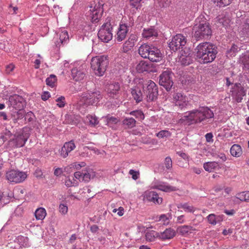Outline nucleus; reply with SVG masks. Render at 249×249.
<instances>
[{
	"instance_id": "obj_47",
	"label": "nucleus",
	"mask_w": 249,
	"mask_h": 249,
	"mask_svg": "<svg viewBox=\"0 0 249 249\" xmlns=\"http://www.w3.org/2000/svg\"><path fill=\"white\" fill-rule=\"evenodd\" d=\"M164 164L167 170H170L172 168V160L170 157H167L164 160Z\"/></svg>"
},
{
	"instance_id": "obj_59",
	"label": "nucleus",
	"mask_w": 249,
	"mask_h": 249,
	"mask_svg": "<svg viewBox=\"0 0 249 249\" xmlns=\"http://www.w3.org/2000/svg\"><path fill=\"white\" fill-rule=\"evenodd\" d=\"M128 39L132 42V43L135 44V43L138 40V37L136 35L132 34L130 36Z\"/></svg>"
},
{
	"instance_id": "obj_27",
	"label": "nucleus",
	"mask_w": 249,
	"mask_h": 249,
	"mask_svg": "<svg viewBox=\"0 0 249 249\" xmlns=\"http://www.w3.org/2000/svg\"><path fill=\"white\" fill-rule=\"evenodd\" d=\"M131 93L133 98L137 103H139L142 100V94L141 90L138 87L132 89Z\"/></svg>"
},
{
	"instance_id": "obj_19",
	"label": "nucleus",
	"mask_w": 249,
	"mask_h": 249,
	"mask_svg": "<svg viewBox=\"0 0 249 249\" xmlns=\"http://www.w3.org/2000/svg\"><path fill=\"white\" fill-rule=\"evenodd\" d=\"M153 188L165 192H171L178 190L177 187L171 186L167 183L162 181L155 182Z\"/></svg>"
},
{
	"instance_id": "obj_17",
	"label": "nucleus",
	"mask_w": 249,
	"mask_h": 249,
	"mask_svg": "<svg viewBox=\"0 0 249 249\" xmlns=\"http://www.w3.org/2000/svg\"><path fill=\"white\" fill-rule=\"evenodd\" d=\"M173 99L175 105L178 106L180 108H183L187 105L188 98L182 93H175L174 95Z\"/></svg>"
},
{
	"instance_id": "obj_26",
	"label": "nucleus",
	"mask_w": 249,
	"mask_h": 249,
	"mask_svg": "<svg viewBox=\"0 0 249 249\" xmlns=\"http://www.w3.org/2000/svg\"><path fill=\"white\" fill-rule=\"evenodd\" d=\"M196 229L192 226L183 225L178 227L177 228V231L182 235H185L189 233H192Z\"/></svg>"
},
{
	"instance_id": "obj_7",
	"label": "nucleus",
	"mask_w": 249,
	"mask_h": 249,
	"mask_svg": "<svg viewBox=\"0 0 249 249\" xmlns=\"http://www.w3.org/2000/svg\"><path fill=\"white\" fill-rule=\"evenodd\" d=\"M110 21V18H107L98 31V37L104 42H108L112 38V25Z\"/></svg>"
},
{
	"instance_id": "obj_44",
	"label": "nucleus",
	"mask_w": 249,
	"mask_h": 249,
	"mask_svg": "<svg viewBox=\"0 0 249 249\" xmlns=\"http://www.w3.org/2000/svg\"><path fill=\"white\" fill-rule=\"evenodd\" d=\"M88 122L91 126H95L99 123L97 118L93 115H88L87 117Z\"/></svg>"
},
{
	"instance_id": "obj_62",
	"label": "nucleus",
	"mask_w": 249,
	"mask_h": 249,
	"mask_svg": "<svg viewBox=\"0 0 249 249\" xmlns=\"http://www.w3.org/2000/svg\"><path fill=\"white\" fill-rule=\"evenodd\" d=\"M65 185L68 187H70L74 186L75 183L73 182L70 178H68L66 180Z\"/></svg>"
},
{
	"instance_id": "obj_61",
	"label": "nucleus",
	"mask_w": 249,
	"mask_h": 249,
	"mask_svg": "<svg viewBox=\"0 0 249 249\" xmlns=\"http://www.w3.org/2000/svg\"><path fill=\"white\" fill-rule=\"evenodd\" d=\"M5 197L3 196V193L0 192V208L3 207L6 203L4 200Z\"/></svg>"
},
{
	"instance_id": "obj_52",
	"label": "nucleus",
	"mask_w": 249,
	"mask_h": 249,
	"mask_svg": "<svg viewBox=\"0 0 249 249\" xmlns=\"http://www.w3.org/2000/svg\"><path fill=\"white\" fill-rule=\"evenodd\" d=\"M142 0H130V5L136 9H138L140 6V2Z\"/></svg>"
},
{
	"instance_id": "obj_37",
	"label": "nucleus",
	"mask_w": 249,
	"mask_h": 249,
	"mask_svg": "<svg viewBox=\"0 0 249 249\" xmlns=\"http://www.w3.org/2000/svg\"><path fill=\"white\" fill-rule=\"evenodd\" d=\"M192 61L191 57L189 55H182L179 58V62L182 65H188Z\"/></svg>"
},
{
	"instance_id": "obj_29",
	"label": "nucleus",
	"mask_w": 249,
	"mask_h": 249,
	"mask_svg": "<svg viewBox=\"0 0 249 249\" xmlns=\"http://www.w3.org/2000/svg\"><path fill=\"white\" fill-rule=\"evenodd\" d=\"M230 152L231 155L235 157H239L242 154L241 147L238 144H233L231 148Z\"/></svg>"
},
{
	"instance_id": "obj_10",
	"label": "nucleus",
	"mask_w": 249,
	"mask_h": 249,
	"mask_svg": "<svg viewBox=\"0 0 249 249\" xmlns=\"http://www.w3.org/2000/svg\"><path fill=\"white\" fill-rule=\"evenodd\" d=\"M25 172L18 170L11 169L6 172V179L9 182L18 183L23 181L27 178Z\"/></svg>"
},
{
	"instance_id": "obj_51",
	"label": "nucleus",
	"mask_w": 249,
	"mask_h": 249,
	"mask_svg": "<svg viewBox=\"0 0 249 249\" xmlns=\"http://www.w3.org/2000/svg\"><path fill=\"white\" fill-rule=\"evenodd\" d=\"M15 67L13 63L7 65L5 67V72L7 74H10L11 72L14 70Z\"/></svg>"
},
{
	"instance_id": "obj_12",
	"label": "nucleus",
	"mask_w": 249,
	"mask_h": 249,
	"mask_svg": "<svg viewBox=\"0 0 249 249\" xmlns=\"http://www.w3.org/2000/svg\"><path fill=\"white\" fill-rule=\"evenodd\" d=\"M187 42L186 36L182 34H177L175 36L169 43V47L171 50L176 52L178 50L182 49Z\"/></svg>"
},
{
	"instance_id": "obj_56",
	"label": "nucleus",
	"mask_w": 249,
	"mask_h": 249,
	"mask_svg": "<svg viewBox=\"0 0 249 249\" xmlns=\"http://www.w3.org/2000/svg\"><path fill=\"white\" fill-rule=\"evenodd\" d=\"M184 215H181L177 217V223L178 224H183L185 223Z\"/></svg>"
},
{
	"instance_id": "obj_20",
	"label": "nucleus",
	"mask_w": 249,
	"mask_h": 249,
	"mask_svg": "<svg viewBox=\"0 0 249 249\" xmlns=\"http://www.w3.org/2000/svg\"><path fill=\"white\" fill-rule=\"evenodd\" d=\"M131 26L132 25L130 24L129 25L126 24L120 25L116 37L118 41H122L125 38L128 31V28Z\"/></svg>"
},
{
	"instance_id": "obj_18",
	"label": "nucleus",
	"mask_w": 249,
	"mask_h": 249,
	"mask_svg": "<svg viewBox=\"0 0 249 249\" xmlns=\"http://www.w3.org/2000/svg\"><path fill=\"white\" fill-rule=\"evenodd\" d=\"M75 145L73 141L66 142L59 151L60 156L63 158H67L69 154L75 148Z\"/></svg>"
},
{
	"instance_id": "obj_49",
	"label": "nucleus",
	"mask_w": 249,
	"mask_h": 249,
	"mask_svg": "<svg viewBox=\"0 0 249 249\" xmlns=\"http://www.w3.org/2000/svg\"><path fill=\"white\" fill-rule=\"evenodd\" d=\"M68 208L67 205L60 204L59 207V212L62 214H66L68 213Z\"/></svg>"
},
{
	"instance_id": "obj_57",
	"label": "nucleus",
	"mask_w": 249,
	"mask_h": 249,
	"mask_svg": "<svg viewBox=\"0 0 249 249\" xmlns=\"http://www.w3.org/2000/svg\"><path fill=\"white\" fill-rule=\"evenodd\" d=\"M21 241H24V244L22 245L23 247H28V238L27 237L22 236L19 238Z\"/></svg>"
},
{
	"instance_id": "obj_21",
	"label": "nucleus",
	"mask_w": 249,
	"mask_h": 249,
	"mask_svg": "<svg viewBox=\"0 0 249 249\" xmlns=\"http://www.w3.org/2000/svg\"><path fill=\"white\" fill-rule=\"evenodd\" d=\"M120 90V85L119 82H112L108 85L107 87V94L110 97H114L118 94Z\"/></svg>"
},
{
	"instance_id": "obj_4",
	"label": "nucleus",
	"mask_w": 249,
	"mask_h": 249,
	"mask_svg": "<svg viewBox=\"0 0 249 249\" xmlns=\"http://www.w3.org/2000/svg\"><path fill=\"white\" fill-rule=\"evenodd\" d=\"M138 53L143 58H147L152 62H159L162 59L160 50L153 45L144 43L138 49Z\"/></svg>"
},
{
	"instance_id": "obj_64",
	"label": "nucleus",
	"mask_w": 249,
	"mask_h": 249,
	"mask_svg": "<svg viewBox=\"0 0 249 249\" xmlns=\"http://www.w3.org/2000/svg\"><path fill=\"white\" fill-rule=\"evenodd\" d=\"M98 227L95 225H92L90 227V231L93 233L96 232L98 231Z\"/></svg>"
},
{
	"instance_id": "obj_1",
	"label": "nucleus",
	"mask_w": 249,
	"mask_h": 249,
	"mask_svg": "<svg viewBox=\"0 0 249 249\" xmlns=\"http://www.w3.org/2000/svg\"><path fill=\"white\" fill-rule=\"evenodd\" d=\"M214 116L213 112L208 107H200L193 110L183 116L180 121L186 124H193L200 123L205 119L212 118Z\"/></svg>"
},
{
	"instance_id": "obj_55",
	"label": "nucleus",
	"mask_w": 249,
	"mask_h": 249,
	"mask_svg": "<svg viewBox=\"0 0 249 249\" xmlns=\"http://www.w3.org/2000/svg\"><path fill=\"white\" fill-rule=\"evenodd\" d=\"M177 154L179 156L181 157L183 159L185 160H188L189 159L188 156L185 153H184L182 151H178L177 152Z\"/></svg>"
},
{
	"instance_id": "obj_13",
	"label": "nucleus",
	"mask_w": 249,
	"mask_h": 249,
	"mask_svg": "<svg viewBox=\"0 0 249 249\" xmlns=\"http://www.w3.org/2000/svg\"><path fill=\"white\" fill-rule=\"evenodd\" d=\"M142 197L144 202H152L158 205L161 204L162 202V198L159 197L157 193L153 191H145L142 195Z\"/></svg>"
},
{
	"instance_id": "obj_5",
	"label": "nucleus",
	"mask_w": 249,
	"mask_h": 249,
	"mask_svg": "<svg viewBox=\"0 0 249 249\" xmlns=\"http://www.w3.org/2000/svg\"><path fill=\"white\" fill-rule=\"evenodd\" d=\"M91 68L97 76L103 75L108 64L107 56L105 55L96 56L91 60Z\"/></svg>"
},
{
	"instance_id": "obj_31",
	"label": "nucleus",
	"mask_w": 249,
	"mask_h": 249,
	"mask_svg": "<svg viewBox=\"0 0 249 249\" xmlns=\"http://www.w3.org/2000/svg\"><path fill=\"white\" fill-rule=\"evenodd\" d=\"M46 211L44 208H39L36 210L35 215L36 220H43L46 216Z\"/></svg>"
},
{
	"instance_id": "obj_48",
	"label": "nucleus",
	"mask_w": 249,
	"mask_h": 249,
	"mask_svg": "<svg viewBox=\"0 0 249 249\" xmlns=\"http://www.w3.org/2000/svg\"><path fill=\"white\" fill-rule=\"evenodd\" d=\"M57 105L60 107H63L65 105V98L64 96H61L56 99Z\"/></svg>"
},
{
	"instance_id": "obj_16",
	"label": "nucleus",
	"mask_w": 249,
	"mask_h": 249,
	"mask_svg": "<svg viewBox=\"0 0 249 249\" xmlns=\"http://www.w3.org/2000/svg\"><path fill=\"white\" fill-rule=\"evenodd\" d=\"M54 43L57 47H60L67 43L69 37L68 32L65 30L59 31L54 37Z\"/></svg>"
},
{
	"instance_id": "obj_15",
	"label": "nucleus",
	"mask_w": 249,
	"mask_h": 249,
	"mask_svg": "<svg viewBox=\"0 0 249 249\" xmlns=\"http://www.w3.org/2000/svg\"><path fill=\"white\" fill-rule=\"evenodd\" d=\"M231 94L235 99L236 101L239 103L243 99V97L246 94V91L242 86L239 83H236L232 87L231 90Z\"/></svg>"
},
{
	"instance_id": "obj_43",
	"label": "nucleus",
	"mask_w": 249,
	"mask_h": 249,
	"mask_svg": "<svg viewBox=\"0 0 249 249\" xmlns=\"http://www.w3.org/2000/svg\"><path fill=\"white\" fill-rule=\"evenodd\" d=\"M232 0H212L217 6L224 7L229 5Z\"/></svg>"
},
{
	"instance_id": "obj_24",
	"label": "nucleus",
	"mask_w": 249,
	"mask_h": 249,
	"mask_svg": "<svg viewBox=\"0 0 249 249\" xmlns=\"http://www.w3.org/2000/svg\"><path fill=\"white\" fill-rule=\"evenodd\" d=\"M74 176L80 181L88 182L91 178V175L86 170L76 172Z\"/></svg>"
},
{
	"instance_id": "obj_50",
	"label": "nucleus",
	"mask_w": 249,
	"mask_h": 249,
	"mask_svg": "<svg viewBox=\"0 0 249 249\" xmlns=\"http://www.w3.org/2000/svg\"><path fill=\"white\" fill-rule=\"evenodd\" d=\"M129 174L131 175L132 178L134 180H137L140 176V173L139 171H135L133 169H131L129 171Z\"/></svg>"
},
{
	"instance_id": "obj_9",
	"label": "nucleus",
	"mask_w": 249,
	"mask_h": 249,
	"mask_svg": "<svg viewBox=\"0 0 249 249\" xmlns=\"http://www.w3.org/2000/svg\"><path fill=\"white\" fill-rule=\"evenodd\" d=\"M30 129L24 127L22 131L14 136V138L9 141V143L14 147H21L24 145L30 136Z\"/></svg>"
},
{
	"instance_id": "obj_34",
	"label": "nucleus",
	"mask_w": 249,
	"mask_h": 249,
	"mask_svg": "<svg viewBox=\"0 0 249 249\" xmlns=\"http://www.w3.org/2000/svg\"><path fill=\"white\" fill-rule=\"evenodd\" d=\"M156 238H159V233L154 231L147 232L145 234V239L149 242L154 241Z\"/></svg>"
},
{
	"instance_id": "obj_23",
	"label": "nucleus",
	"mask_w": 249,
	"mask_h": 249,
	"mask_svg": "<svg viewBox=\"0 0 249 249\" xmlns=\"http://www.w3.org/2000/svg\"><path fill=\"white\" fill-rule=\"evenodd\" d=\"M71 76L74 80L80 81L84 78L85 73L80 68H75L71 70Z\"/></svg>"
},
{
	"instance_id": "obj_41",
	"label": "nucleus",
	"mask_w": 249,
	"mask_h": 249,
	"mask_svg": "<svg viewBox=\"0 0 249 249\" xmlns=\"http://www.w3.org/2000/svg\"><path fill=\"white\" fill-rule=\"evenodd\" d=\"M156 136L160 138H167L171 136V133L167 130H162L156 133Z\"/></svg>"
},
{
	"instance_id": "obj_6",
	"label": "nucleus",
	"mask_w": 249,
	"mask_h": 249,
	"mask_svg": "<svg viewBox=\"0 0 249 249\" xmlns=\"http://www.w3.org/2000/svg\"><path fill=\"white\" fill-rule=\"evenodd\" d=\"M103 98L100 91L94 89L83 93L80 98V102L87 106L96 105Z\"/></svg>"
},
{
	"instance_id": "obj_53",
	"label": "nucleus",
	"mask_w": 249,
	"mask_h": 249,
	"mask_svg": "<svg viewBox=\"0 0 249 249\" xmlns=\"http://www.w3.org/2000/svg\"><path fill=\"white\" fill-rule=\"evenodd\" d=\"M159 2L162 7H167L170 4L171 0H160Z\"/></svg>"
},
{
	"instance_id": "obj_28",
	"label": "nucleus",
	"mask_w": 249,
	"mask_h": 249,
	"mask_svg": "<svg viewBox=\"0 0 249 249\" xmlns=\"http://www.w3.org/2000/svg\"><path fill=\"white\" fill-rule=\"evenodd\" d=\"M203 167L206 171L211 172L214 170L218 169L219 165L217 162L209 161L203 164Z\"/></svg>"
},
{
	"instance_id": "obj_60",
	"label": "nucleus",
	"mask_w": 249,
	"mask_h": 249,
	"mask_svg": "<svg viewBox=\"0 0 249 249\" xmlns=\"http://www.w3.org/2000/svg\"><path fill=\"white\" fill-rule=\"evenodd\" d=\"M243 62L245 66L249 68V55H246L245 56L243 60Z\"/></svg>"
},
{
	"instance_id": "obj_2",
	"label": "nucleus",
	"mask_w": 249,
	"mask_h": 249,
	"mask_svg": "<svg viewBox=\"0 0 249 249\" xmlns=\"http://www.w3.org/2000/svg\"><path fill=\"white\" fill-rule=\"evenodd\" d=\"M196 51L197 58L204 64L212 62L217 53L215 46L207 42L198 44L196 47Z\"/></svg>"
},
{
	"instance_id": "obj_3",
	"label": "nucleus",
	"mask_w": 249,
	"mask_h": 249,
	"mask_svg": "<svg viewBox=\"0 0 249 249\" xmlns=\"http://www.w3.org/2000/svg\"><path fill=\"white\" fill-rule=\"evenodd\" d=\"M212 34L209 23L203 16H200L196 20V24L192 31L193 36L197 40L208 38Z\"/></svg>"
},
{
	"instance_id": "obj_42",
	"label": "nucleus",
	"mask_w": 249,
	"mask_h": 249,
	"mask_svg": "<svg viewBox=\"0 0 249 249\" xmlns=\"http://www.w3.org/2000/svg\"><path fill=\"white\" fill-rule=\"evenodd\" d=\"M129 114L135 116L137 119L139 120H143L144 118L143 112L140 110H136L131 111Z\"/></svg>"
},
{
	"instance_id": "obj_11",
	"label": "nucleus",
	"mask_w": 249,
	"mask_h": 249,
	"mask_svg": "<svg viewBox=\"0 0 249 249\" xmlns=\"http://www.w3.org/2000/svg\"><path fill=\"white\" fill-rule=\"evenodd\" d=\"M173 73L169 70L162 72L159 76V84L163 87L167 91H169L173 85L172 80Z\"/></svg>"
},
{
	"instance_id": "obj_25",
	"label": "nucleus",
	"mask_w": 249,
	"mask_h": 249,
	"mask_svg": "<svg viewBox=\"0 0 249 249\" xmlns=\"http://www.w3.org/2000/svg\"><path fill=\"white\" fill-rule=\"evenodd\" d=\"M157 36V31L153 28H144L142 33V37L147 39H149L151 37H156Z\"/></svg>"
},
{
	"instance_id": "obj_58",
	"label": "nucleus",
	"mask_w": 249,
	"mask_h": 249,
	"mask_svg": "<svg viewBox=\"0 0 249 249\" xmlns=\"http://www.w3.org/2000/svg\"><path fill=\"white\" fill-rule=\"evenodd\" d=\"M50 97V94L49 92L45 91L41 95V99L43 101L47 100Z\"/></svg>"
},
{
	"instance_id": "obj_46",
	"label": "nucleus",
	"mask_w": 249,
	"mask_h": 249,
	"mask_svg": "<svg viewBox=\"0 0 249 249\" xmlns=\"http://www.w3.org/2000/svg\"><path fill=\"white\" fill-rule=\"evenodd\" d=\"M212 155L214 158H219L222 161H225L226 160V157L224 153H217L216 152H213Z\"/></svg>"
},
{
	"instance_id": "obj_63",
	"label": "nucleus",
	"mask_w": 249,
	"mask_h": 249,
	"mask_svg": "<svg viewBox=\"0 0 249 249\" xmlns=\"http://www.w3.org/2000/svg\"><path fill=\"white\" fill-rule=\"evenodd\" d=\"M62 172L63 171L61 168H57L55 169L54 174L56 176H59L62 174Z\"/></svg>"
},
{
	"instance_id": "obj_36",
	"label": "nucleus",
	"mask_w": 249,
	"mask_h": 249,
	"mask_svg": "<svg viewBox=\"0 0 249 249\" xmlns=\"http://www.w3.org/2000/svg\"><path fill=\"white\" fill-rule=\"evenodd\" d=\"M171 219V214H162L159 217V221H161L163 225H167L169 223L170 219Z\"/></svg>"
},
{
	"instance_id": "obj_30",
	"label": "nucleus",
	"mask_w": 249,
	"mask_h": 249,
	"mask_svg": "<svg viewBox=\"0 0 249 249\" xmlns=\"http://www.w3.org/2000/svg\"><path fill=\"white\" fill-rule=\"evenodd\" d=\"M207 218L209 223L213 225L219 223L222 221V218L221 216L216 215L214 214H209Z\"/></svg>"
},
{
	"instance_id": "obj_40",
	"label": "nucleus",
	"mask_w": 249,
	"mask_h": 249,
	"mask_svg": "<svg viewBox=\"0 0 249 249\" xmlns=\"http://www.w3.org/2000/svg\"><path fill=\"white\" fill-rule=\"evenodd\" d=\"M236 198L242 201H249V191L243 192L238 194Z\"/></svg>"
},
{
	"instance_id": "obj_14",
	"label": "nucleus",
	"mask_w": 249,
	"mask_h": 249,
	"mask_svg": "<svg viewBox=\"0 0 249 249\" xmlns=\"http://www.w3.org/2000/svg\"><path fill=\"white\" fill-rule=\"evenodd\" d=\"M145 90L147 101H152L157 98L158 95V88L156 84L151 80H149L147 84Z\"/></svg>"
},
{
	"instance_id": "obj_8",
	"label": "nucleus",
	"mask_w": 249,
	"mask_h": 249,
	"mask_svg": "<svg viewBox=\"0 0 249 249\" xmlns=\"http://www.w3.org/2000/svg\"><path fill=\"white\" fill-rule=\"evenodd\" d=\"M103 3L94 1L89 6L88 16L92 22L96 23L101 18L103 13Z\"/></svg>"
},
{
	"instance_id": "obj_45",
	"label": "nucleus",
	"mask_w": 249,
	"mask_h": 249,
	"mask_svg": "<svg viewBox=\"0 0 249 249\" xmlns=\"http://www.w3.org/2000/svg\"><path fill=\"white\" fill-rule=\"evenodd\" d=\"M107 124L111 127H113V124H115L118 122V119L114 117H107Z\"/></svg>"
},
{
	"instance_id": "obj_22",
	"label": "nucleus",
	"mask_w": 249,
	"mask_h": 249,
	"mask_svg": "<svg viewBox=\"0 0 249 249\" xmlns=\"http://www.w3.org/2000/svg\"><path fill=\"white\" fill-rule=\"evenodd\" d=\"M159 238L162 240H169L172 239L176 235V231L171 228H167L163 232H158Z\"/></svg>"
},
{
	"instance_id": "obj_32",
	"label": "nucleus",
	"mask_w": 249,
	"mask_h": 249,
	"mask_svg": "<svg viewBox=\"0 0 249 249\" xmlns=\"http://www.w3.org/2000/svg\"><path fill=\"white\" fill-rule=\"evenodd\" d=\"M177 208L178 209H183L185 212L187 213H194L195 211V208L187 203L178 204Z\"/></svg>"
},
{
	"instance_id": "obj_33",
	"label": "nucleus",
	"mask_w": 249,
	"mask_h": 249,
	"mask_svg": "<svg viewBox=\"0 0 249 249\" xmlns=\"http://www.w3.org/2000/svg\"><path fill=\"white\" fill-rule=\"evenodd\" d=\"M136 121L133 118H125L123 121V124L127 128H131L135 126Z\"/></svg>"
},
{
	"instance_id": "obj_35",
	"label": "nucleus",
	"mask_w": 249,
	"mask_h": 249,
	"mask_svg": "<svg viewBox=\"0 0 249 249\" xmlns=\"http://www.w3.org/2000/svg\"><path fill=\"white\" fill-rule=\"evenodd\" d=\"M136 69L139 72H142L148 71L149 69V65L147 62L144 61H141L137 66Z\"/></svg>"
},
{
	"instance_id": "obj_54",
	"label": "nucleus",
	"mask_w": 249,
	"mask_h": 249,
	"mask_svg": "<svg viewBox=\"0 0 249 249\" xmlns=\"http://www.w3.org/2000/svg\"><path fill=\"white\" fill-rule=\"evenodd\" d=\"M213 135L212 133H208L205 135V138L206 141L208 142H213Z\"/></svg>"
},
{
	"instance_id": "obj_38",
	"label": "nucleus",
	"mask_w": 249,
	"mask_h": 249,
	"mask_svg": "<svg viewBox=\"0 0 249 249\" xmlns=\"http://www.w3.org/2000/svg\"><path fill=\"white\" fill-rule=\"evenodd\" d=\"M135 45L132 42L127 39L123 44L122 51L124 53H127L130 51Z\"/></svg>"
},
{
	"instance_id": "obj_39",
	"label": "nucleus",
	"mask_w": 249,
	"mask_h": 249,
	"mask_svg": "<svg viewBox=\"0 0 249 249\" xmlns=\"http://www.w3.org/2000/svg\"><path fill=\"white\" fill-rule=\"evenodd\" d=\"M57 78L55 75L51 74L49 77L46 80V84L52 88L55 87Z\"/></svg>"
}]
</instances>
